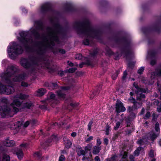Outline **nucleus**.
<instances>
[{"mask_svg":"<svg viewBox=\"0 0 161 161\" xmlns=\"http://www.w3.org/2000/svg\"><path fill=\"white\" fill-rule=\"evenodd\" d=\"M86 45H89V41L88 39H86L83 42Z\"/></svg>","mask_w":161,"mask_h":161,"instance_id":"obj_54","label":"nucleus"},{"mask_svg":"<svg viewBox=\"0 0 161 161\" xmlns=\"http://www.w3.org/2000/svg\"><path fill=\"white\" fill-rule=\"evenodd\" d=\"M46 90L43 88H41L38 89L37 91V94L36 95L38 96H41L44 95L46 93Z\"/></svg>","mask_w":161,"mask_h":161,"instance_id":"obj_22","label":"nucleus"},{"mask_svg":"<svg viewBox=\"0 0 161 161\" xmlns=\"http://www.w3.org/2000/svg\"><path fill=\"white\" fill-rule=\"evenodd\" d=\"M83 57L82 55L80 54H77L75 56V58L76 59L78 60H80L82 59Z\"/></svg>","mask_w":161,"mask_h":161,"instance_id":"obj_44","label":"nucleus"},{"mask_svg":"<svg viewBox=\"0 0 161 161\" xmlns=\"http://www.w3.org/2000/svg\"><path fill=\"white\" fill-rule=\"evenodd\" d=\"M75 26L78 34H83L87 38L92 37L97 38V36L100 34L99 31L92 28L88 21L84 22H77L75 23Z\"/></svg>","mask_w":161,"mask_h":161,"instance_id":"obj_4","label":"nucleus"},{"mask_svg":"<svg viewBox=\"0 0 161 161\" xmlns=\"http://www.w3.org/2000/svg\"><path fill=\"white\" fill-rule=\"evenodd\" d=\"M142 148L139 147H138L134 152V154L135 156H138L139 154L141 151L142 150Z\"/></svg>","mask_w":161,"mask_h":161,"instance_id":"obj_26","label":"nucleus"},{"mask_svg":"<svg viewBox=\"0 0 161 161\" xmlns=\"http://www.w3.org/2000/svg\"><path fill=\"white\" fill-rule=\"evenodd\" d=\"M110 129V126L109 125H107L105 128L106 134L107 135H108L109 134Z\"/></svg>","mask_w":161,"mask_h":161,"instance_id":"obj_43","label":"nucleus"},{"mask_svg":"<svg viewBox=\"0 0 161 161\" xmlns=\"http://www.w3.org/2000/svg\"><path fill=\"white\" fill-rule=\"evenodd\" d=\"M70 103H69V105L73 108H75L77 107L79 105L78 103H76L72 100H70Z\"/></svg>","mask_w":161,"mask_h":161,"instance_id":"obj_30","label":"nucleus"},{"mask_svg":"<svg viewBox=\"0 0 161 161\" xmlns=\"http://www.w3.org/2000/svg\"><path fill=\"white\" fill-rule=\"evenodd\" d=\"M9 63L8 61L6 59H3L2 61V67H5L6 65Z\"/></svg>","mask_w":161,"mask_h":161,"instance_id":"obj_37","label":"nucleus"},{"mask_svg":"<svg viewBox=\"0 0 161 161\" xmlns=\"http://www.w3.org/2000/svg\"><path fill=\"white\" fill-rule=\"evenodd\" d=\"M50 5L49 3H44L39 9L38 12L41 13H44L50 9Z\"/></svg>","mask_w":161,"mask_h":161,"instance_id":"obj_12","label":"nucleus"},{"mask_svg":"<svg viewBox=\"0 0 161 161\" xmlns=\"http://www.w3.org/2000/svg\"><path fill=\"white\" fill-rule=\"evenodd\" d=\"M93 123V122L92 121H90L88 125V130H91V126L92 125V124Z\"/></svg>","mask_w":161,"mask_h":161,"instance_id":"obj_50","label":"nucleus"},{"mask_svg":"<svg viewBox=\"0 0 161 161\" xmlns=\"http://www.w3.org/2000/svg\"><path fill=\"white\" fill-rule=\"evenodd\" d=\"M15 91L14 88L9 85H4L0 83V94L7 95L13 93Z\"/></svg>","mask_w":161,"mask_h":161,"instance_id":"obj_9","label":"nucleus"},{"mask_svg":"<svg viewBox=\"0 0 161 161\" xmlns=\"http://www.w3.org/2000/svg\"><path fill=\"white\" fill-rule=\"evenodd\" d=\"M55 71H49L50 73H52ZM58 74L60 76L66 75L67 76H71L72 74L75 71H57Z\"/></svg>","mask_w":161,"mask_h":161,"instance_id":"obj_13","label":"nucleus"},{"mask_svg":"<svg viewBox=\"0 0 161 161\" xmlns=\"http://www.w3.org/2000/svg\"><path fill=\"white\" fill-rule=\"evenodd\" d=\"M119 74V72L118 71H114L112 75V77L113 80H115L116 79Z\"/></svg>","mask_w":161,"mask_h":161,"instance_id":"obj_33","label":"nucleus"},{"mask_svg":"<svg viewBox=\"0 0 161 161\" xmlns=\"http://www.w3.org/2000/svg\"><path fill=\"white\" fill-rule=\"evenodd\" d=\"M41 153L40 152H36L34 153V156L35 157L40 158L41 156Z\"/></svg>","mask_w":161,"mask_h":161,"instance_id":"obj_45","label":"nucleus"},{"mask_svg":"<svg viewBox=\"0 0 161 161\" xmlns=\"http://www.w3.org/2000/svg\"><path fill=\"white\" fill-rule=\"evenodd\" d=\"M157 110L158 112H160L161 111V103L158 106Z\"/></svg>","mask_w":161,"mask_h":161,"instance_id":"obj_64","label":"nucleus"},{"mask_svg":"<svg viewBox=\"0 0 161 161\" xmlns=\"http://www.w3.org/2000/svg\"><path fill=\"white\" fill-rule=\"evenodd\" d=\"M10 157L8 155L3 154L2 161H9Z\"/></svg>","mask_w":161,"mask_h":161,"instance_id":"obj_32","label":"nucleus"},{"mask_svg":"<svg viewBox=\"0 0 161 161\" xmlns=\"http://www.w3.org/2000/svg\"><path fill=\"white\" fill-rule=\"evenodd\" d=\"M30 124L32 125H34L36 123V121L35 120H30Z\"/></svg>","mask_w":161,"mask_h":161,"instance_id":"obj_58","label":"nucleus"},{"mask_svg":"<svg viewBox=\"0 0 161 161\" xmlns=\"http://www.w3.org/2000/svg\"><path fill=\"white\" fill-rule=\"evenodd\" d=\"M76 152L78 155L79 156L81 155L85 156L86 154V152L84 150L81 149L80 147V149H76Z\"/></svg>","mask_w":161,"mask_h":161,"instance_id":"obj_24","label":"nucleus"},{"mask_svg":"<svg viewBox=\"0 0 161 161\" xmlns=\"http://www.w3.org/2000/svg\"><path fill=\"white\" fill-rule=\"evenodd\" d=\"M21 9L24 13H25L27 12V10L24 7H21Z\"/></svg>","mask_w":161,"mask_h":161,"instance_id":"obj_63","label":"nucleus"},{"mask_svg":"<svg viewBox=\"0 0 161 161\" xmlns=\"http://www.w3.org/2000/svg\"><path fill=\"white\" fill-rule=\"evenodd\" d=\"M149 157L151 158H153L154 156V151L151 149L150 150L149 153L148 154Z\"/></svg>","mask_w":161,"mask_h":161,"instance_id":"obj_42","label":"nucleus"},{"mask_svg":"<svg viewBox=\"0 0 161 161\" xmlns=\"http://www.w3.org/2000/svg\"><path fill=\"white\" fill-rule=\"evenodd\" d=\"M127 157V153L126 152H124L122 158L120 160H123L124 161H125V160L124 159L126 158Z\"/></svg>","mask_w":161,"mask_h":161,"instance_id":"obj_47","label":"nucleus"},{"mask_svg":"<svg viewBox=\"0 0 161 161\" xmlns=\"http://www.w3.org/2000/svg\"><path fill=\"white\" fill-rule=\"evenodd\" d=\"M127 73L126 71H124L123 73V75L122 77V83H125V82L126 79L127 78Z\"/></svg>","mask_w":161,"mask_h":161,"instance_id":"obj_35","label":"nucleus"},{"mask_svg":"<svg viewBox=\"0 0 161 161\" xmlns=\"http://www.w3.org/2000/svg\"><path fill=\"white\" fill-rule=\"evenodd\" d=\"M76 75L77 76H80L82 75L81 71H77L76 73Z\"/></svg>","mask_w":161,"mask_h":161,"instance_id":"obj_62","label":"nucleus"},{"mask_svg":"<svg viewBox=\"0 0 161 161\" xmlns=\"http://www.w3.org/2000/svg\"><path fill=\"white\" fill-rule=\"evenodd\" d=\"M32 103H25L24 107L25 108H27L28 109L30 108L32 106Z\"/></svg>","mask_w":161,"mask_h":161,"instance_id":"obj_38","label":"nucleus"},{"mask_svg":"<svg viewBox=\"0 0 161 161\" xmlns=\"http://www.w3.org/2000/svg\"><path fill=\"white\" fill-rule=\"evenodd\" d=\"M5 124L3 122H0V131L4 130L5 129Z\"/></svg>","mask_w":161,"mask_h":161,"instance_id":"obj_41","label":"nucleus"},{"mask_svg":"<svg viewBox=\"0 0 161 161\" xmlns=\"http://www.w3.org/2000/svg\"><path fill=\"white\" fill-rule=\"evenodd\" d=\"M93 139V137L92 136H90L89 138H87L85 141V142H88L92 140Z\"/></svg>","mask_w":161,"mask_h":161,"instance_id":"obj_56","label":"nucleus"},{"mask_svg":"<svg viewBox=\"0 0 161 161\" xmlns=\"http://www.w3.org/2000/svg\"><path fill=\"white\" fill-rule=\"evenodd\" d=\"M6 69L7 70H18L19 69V68L16 65L13 64H10L8 66Z\"/></svg>","mask_w":161,"mask_h":161,"instance_id":"obj_18","label":"nucleus"},{"mask_svg":"<svg viewBox=\"0 0 161 161\" xmlns=\"http://www.w3.org/2000/svg\"><path fill=\"white\" fill-rule=\"evenodd\" d=\"M21 86L23 87H27L29 85L27 83L23 81L21 83Z\"/></svg>","mask_w":161,"mask_h":161,"instance_id":"obj_48","label":"nucleus"},{"mask_svg":"<svg viewBox=\"0 0 161 161\" xmlns=\"http://www.w3.org/2000/svg\"><path fill=\"white\" fill-rule=\"evenodd\" d=\"M120 122L119 121L117 122L116 124L115 125L114 127V129L115 130H118V129L120 127Z\"/></svg>","mask_w":161,"mask_h":161,"instance_id":"obj_39","label":"nucleus"},{"mask_svg":"<svg viewBox=\"0 0 161 161\" xmlns=\"http://www.w3.org/2000/svg\"><path fill=\"white\" fill-rule=\"evenodd\" d=\"M102 87V85H100L99 86V89L97 90L96 91L92 93V94L91 95L90 98H93L95 96L98 95L100 92V89Z\"/></svg>","mask_w":161,"mask_h":161,"instance_id":"obj_23","label":"nucleus"},{"mask_svg":"<svg viewBox=\"0 0 161 161\" xmlns=\"http://www.w3.org/2000/svg\"><path fill=\"white\" fill-rule=\"evenodd\" d=\"M40 61V59L36 58H32L30 59L24 58L21 61L22 65L25 68H29L31 66L30 63L31 61L33 65H38V63Z\"/></svg>","mask_w":161,"mask_h":161,"instance_id":"obj_8","label":"nucleus"},{"mask_svg":"<svg viewBox=\"0 0 161 161\" xmlns=\"http://www.w3.org/2000/svg\"><path fill=\"white\" fill-rule=\"evenodd\" d=\"M15 144V142L13 140H10L8 139L5 140L3 142V144L4 146L8 147L13 146Z\"/></svg>","mask_w":161,"mask_h":161,"instance_id":"obj_14","label":"nucleus"},{"mask_svg":"<svg viewBox=\"0 0 161 161\" xmlns=\"http://www.w3.org/2000/svg\"><path fill=\"white\" fill-rule=\"evenodd\" d=\"M150 116L151 114L148 111L147 112L144 118L145 119H149Z\"/></svg>","mask_w":161,"mask_h":161,"instance_id":"obj_46","label":"nucleus"},{"mask_svg":"<svg viewBox=\"0 0 161 161\" xmlns=\"http://www.w3.org/2000/svg\"><path fill=\"white\" fill-rule=\"evenodd\" d=\"M17 71H4L1 75L3 80L7 83L11 84L12 82H19L26 79L30 75L34 77L35 71H28L26 73L17 74Z\"/></svg>","mask_w":161,"mask_h":161,"instance_id":"obj_5","label":"nucleus"},{"mask_svg":"<svg viewBox=\"0 0 161 161\" xmlns=\"http://www.w3.org/2000/svg\"><path fill=\"white\" fill-rule=\"evenodd\" d=\"M155 130L156 133H159L160 132V129L159 128V124L158 122H157L155 126Z\"/></svg>","mask_w":161,"mask_h":161,"instance_id":"obj_36","label":"nucleus"},{"mask_svg":"<svg viewBox=\"0 0 161 161\" xmlns=\"http://www.w3.org/2000/svg\"><path fill=\"white\" fill-rule=\"evenodd\" d=\"M64 140L66 147L68 148H70L71 145L72 143L69 139L65 137L64 138Z\"/></svg>","mask_w":161,"mask_h":161,"instance_id":"obj_19","label":"nucleus"},{"mask_svg":"<svg viewBox=\"0 0 161 161\" xmlns=\"http://www.w3.org/2000/svg\"><path fill=\"white\" fill-rule=\"evenodd\" d=\"M135 156L134 155L131 154L129 156V158L130 161H134Z\"/></svg>","mask_w":161,"mask_h":161,"instance_id":"obj_51","label":"nucleus"},{"mask_svg":"<svg viewBox=\"0 0 161 161\" xmlns=\"http://www.w3.org/2000/svg\"><path fill=\"white\" fill-rule=\"evenodd\" d=\"M133 86L136 89V90L135 91V92H143L144 93H146V90L145 89L139 87L135 82H134L133 83Z\"/></svg>","mask_w":161,"mask_h":161,"instance_id":"obj_20","label":"nucleus"},{"mask_svg":"<svg viewBox=\"0 0 161 161\" xmlns=\"http://www.w3.org/2000/svg\"><path fill=\"white\" fill-rule=\"evenodd\" d=\"M142 93L143 92H135V93L136 94V100L139 101H141L143 99H144L145 98V95L142 94Z\"/></svg>","mask_w":161,"mask_h":161,"instance_id":"obj_16","label":"nucleus"},{"mask_svg":"<svg viewBox=\"0 0 161 161\" xmlns=\"http://www.w3.org/2000/svg\"><path fill=\"white\" fill-rule=\"evenodd\" d=\"M129 100L131 103H134L136 101L135 99L133 98V97H131L129 98Z\"/></svg>","mask_w":161,"mask_h":161,"instance_id":"obj_57","label":"nucleus"},{"mask_svg":"<svg viewBox=\"0 0 161 161\" xmlns=\"http://www.w3.org/2000/svg\"><path fill=\"white\" fill-rule=\"evenodd\" d=\"M16 153L19 159H21L22 158L23 156V153L21 149H17L16 152Z\"/></svg>","mask_w":161,"mask_h":161,"instance_id":"obj_21","label":"nucleus"},{"mask_svg":"<svg viewBox=\"0 0 161 161\" xmlns=\"http://www.w3.org/2000/svg\"><path fill=\"white\" fill-rule=\"evenodd\" d=\"M62 29L58 23L53 24L52 28L48 27L46 33L42 36V42L38 46L36 53L43 54L47 48H52L54 46V42H58V37L62 32Z\"/></svg>","mask_w":161,"mask_h":161,"instance_id":"obj_1","label":"nucleus"},{"mask_svg":"<svg viewBox=\"0 0 161 161\" xmlns=\"http://www.w3.org/2000/svg\"><path fill=\"white\" fill-rule=\"evenodd\" d=\"M1 101L3 103H6L8 102V100L5 98H3L1 99Z\"/></svg>","mask_w":161,"mask_h":161,"instance_id":"obj_60","label":"nucleus"},{"mask_svg":"<svg viewBox=\"0 0 161 161\" xmlns=\"http://www.w3.org/2000/svg\"><path fill=\"white\" fill-rule=\"evenodd\" d=\"M7 53L9 57L12 59H15L19 55L22 53V47L17 42H10L7 47Z\"/></svg>","mask_w":161,"mask_h":161,"instance_id":"obj_6","label":"nucleus"},{"mask_svg":"<svg viewBox=\"0 0 161 161\" xmlns=\"http://www.w3.org/2000/svg\"><path fill=\"white\" fill-rule=\"evenodd\" d=\"M101 149L100 147L99 146H95L93 147V153L94 154H96L100 152V151Z\"/></svg>","mask_w":161,"mask_h":161,"instance_id":"obj_25","label":"nucleus"},{"mask_svg":"<svg viewBox=\"0 0 161 161\" xmlns=\"http://www.w3.org/2000/svg\"><path fill=\"white\" fill-rule=\"evenodd\" d=\"M136 116V114L134 113L131 112L130 113L129 117H128L127 118L128 120L130 121H132L133 119H134Z\"/></svg>","mask_w":161,"mask_h":161,"instance_id":"obj_28","label":"nucleus"},{"mask_svg":"<svg viewBox=\"0 0 161 161\" xmlns=\"http://www.w3.org/2000/svg\"><path fill=\"white\" fill-rule=\"evenodd\" d=\"M101 143V142L100 139H98L97 141V144L96 146H100V145Z\"/></svg>","mask_w":161,"mask_h":161,"instance_id":"obj_61","label":"nucleus"},{"mask_svg":"<svg viewBox=\"0 0 161 161\" xmlns=\"http://www.w3.org/2000/svg\"><path fill=\"white\" fill-rule=\"evenodd\" d=\"M159 135V133H155L152 131L149 133V138L153 142H154Z\"/></svg>","mask_w":161,"mask_h":161,"instance_id":"obj_17","label":"nucleus"},{"mask_svg":"<svg viewBox=\"0 0 161 161\" xmlns=\"http://www.w3.org/2000/svg\"><path fill=\"white\" fill-rule=\"evenodd\" d=\"M86 63H82L80 64L79 66L78 65L75 66H74V64H73L71 62L69 61H68L67 62V64H68L69 65L71 66H73V67L71 69V70H75L78 69L77 68L78 67H80V68H82L83 67V65L85 64H86L88 65H91V63L90 61L87 59V58H86ZM68 70H70V69H69Z\"/></svg>","mask_w":161,"mask_h":161,"instance_id":"obj_10","label":"nucleus"},{"mask_svg":"<svg viewBox=\"0 0 161 161\" xmlns=\"http://www.w3.org/2000/svg\"><path fill=\"white\" fill-rule=\"evenodd\" d=\"M154 75L155 76H161V71H154L151 73V77L154 78L153 77V75Z\"/></svg>","mask_w":161,"mask_h":161,"instance_id":"obj_34","label":"nucleus"},{"mask_svg":"<svg viewBox=\"0 0 161 161\" xmlns=\"http://www.w3.org/2000/svg\"><path fill=\"white\" fill-rule=\"evenodd\" d=\"M136 109L134 106H129L127 109V111L128 112L131 113V112H133L134 110Z\"/></svg>","mask_w":161,"mask_h":161,"instance_id":"obj_40","label":"nucleus"},{"mask_svg":"<svg viewBox=\"0 0 161 161\" xmlns=\"http://www.w3.org/2000/svg\"><path fill=\"white\" fill-rule=\"evenodd\" d=\"M142 105V103L141 102H138L135 101V102L133 103L134 107L136 109H137L141 107Z\"/></svg>","mask_w":161,"mask_h":161,"instance_id":"obj_31","label":"nucleus"},{"mask_svg":"<svg viewBox=\"0 0 161 161\" xmlns=\"http://www.w3.org/2000/svg\"><path fill=\"white\" fill-rule=\"evenodd\" d=\"M115 111L118 113L124 112L126 109L123 106V103L120 101L117 100L115 104Z\"/></svg>","mask_w":161,"mask_h":161,"instance_id":"obj_11","label":"nucleus"},{"mask_svg":"<svg viewBox=\"0 0 161 161\" xmlns=\"http://www.w3.org/2000/svg\"><path fill=\"white\" fill-rule=\"evenodd\" d=\"M67 84V86L62 87V90H59L57 92V94L58 97L60 98H64L65 95L64 94L63 90H68L73 87H74L75 85V80L72 77H68L66 79Z\"/></svg>","mask_w":161,"mask_h":161,"instance_id":"obj_7","label":"nucleus"},{"mask_svg":"<svg viewBox=\"0 0 161 161\" xmlns=\"http://www.w3.org/2000/svg\"><path fill=\"white\" fill-rule=\"evenodd\" d=\"M35 28L32 27L27 31H22L19 32L20 37H17L19 42L23 46L24 48L27 49L36 44L35 40H33L31 36H33L35 38L40 37L39 33V30L43 29L42 23L40 21H36L34 23Z\"/></svg>","mask_w":161,"mask_h":161,"instance_id":"obj_2","label":"nucleus"},{"mask_svg":"<svg viewBox=\"0 0 161 161\" xmlns=\"http://www.w3.org/2000/svg\"><path fill=\"white\" fill-rule=\"evenodd\" d=\"M108 139L107 138H105L104 139V144L107 145L108 144Z\"/></svg>","mask_w":161,"mask_h":161,"instance_id":"obj_59","label":"nucleus"},{"mask_svg":"<svg viewBox=\"0 0 161 161\" xmlns=\"http://www.w3.org/2000/svg\"><path fill=\"white\" fill-rule=\"evenodd\" d=\"M50 139H49L48 140H47L46 142H45L43 144V146H45L46 147L49 146V143L52 141H56L57 140V138L56 136L55 135H52L50 137Z\"/></svg>","mask_w":161,"mask_h":161,"instance_id":"obj_15","label":"nucleus"},{"mask_svg":"<svg viewBox=\"0 0 161 161\" xmlns=\"http://www.w3.org/2000/svg\"><path fill=\"white\" fill-rule=\"evenodd\" d=\"M65 159V157L64 155H61L59 158L58 161H64Z\"/></svg>","mask_w":161,"mask_h":161,"instance_id":"obj_52","label":"nucleus"},{"mask_svg":"<svg viewBox=\"0 0 161 161\" xmlns=\"http://www.w3.org/2000/svg\"><path fill=\"white\" fill-rule=\"evenodd\" d=\"M28 97L29 96L27 95L22 93L18 94L14 96V99L10 106H8L6 105H0V113L2 117L4 118L7 116L12 117L19 111V109L15 107L14 106L19 107L22 103L23 101L19 99H25L28 98Z\"/></svg>","mask_w":161,"mask_h":161,"instance_id":"obj_3","label":"nucleus"},{"mask_svg":"<svg viewBox=\"0 0 161 161\" xmlns=\"http://www.w3.org/2000/svg\"><path fill=\"white\" fill-rule=\"evenodd\" d=\"M30 124V121H27L24 124V126L25 127H26L28 126V125Z\"/></svg>","mask_w":161,"mask_h":161,"instance_id":"obj_55","label":"nucleus"},{"mask_svg":"<svg viewBox=\"0 0 161 161\" xmlns=\"http://www.w3.org/2000/svg\"><path fill=\"white\" fill-rule=\"evenodd\" d=\"M58 87V85L56 83H50V89H54Z\"/></svg>","mask_w":161,"mask_h":161,"instance_id":"obj_27","label":"nucleus"},{"mask_svg":"<svg viewBox=\"0 0 161 161\" xmlns=\"http://www.w3.org/2000/svg\"><path fill=\"white\" fill-rule=\"evenodd\" d=\"M131 127H132V128H131V129L130 130V129H127V133L128 134H130V133H131L134 130V127H133V126H131Z\"/></svg>","mask_w":161,"mask_h":161,"instance_id":"obj_53","label":"nucleus"},{"mask_svg":"<svg viewBox=\"0 0 161 161\" xmlns=\"http://www.w3.org/2000/svg\"><path fill=\"white\" fill-rule=\"evenodd\" d=\"M92 145L90 144H88L85 147L84 151L86 152V153L88 152V151H91L92 148Z\"/></svg>","mask_w":161,"mask_h":161,"instance_id":"obj_29","label":"nucleus"},{"mask_svg":"<svg viewBox=\"0 0 161 161\" xmlns=\"http://www.w3.org/2000/svg\"><path fill=\"white\" fill-rule=\"evenodd\" d=\"M137 143L140 145H143L144 144V142L143 139L138 140L137 141Z\"/></svg>","mask_w":161,"mask_h":161,"instance_id":"obj_49","label":"nucleus"}]
</instances>
